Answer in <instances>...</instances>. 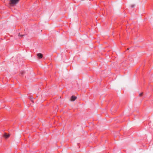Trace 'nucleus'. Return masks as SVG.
<instances>
[{
	"label": "nucleus",
	"mask_w": 153,
	"mask_h": 153,
	"mask_svg": "<svg viewBox=\"0 0 153 153\" xmlns=\"http://www.w3.org/2000/svg\"><path fill=\"white\" fill-rule=\"evenodd\" d=\"M19 0H10V4L13 5L17 4Z\"/></svg>",
	"instance_id": "f257e3e1"
},
{
	"label": "nucleus",
	"mask_w": 153,
	"mask_h": 153,
	"mask_svg": "<svg viewBox=\"0 0 153 153\" xmlns=\"http://www.w3.org/2000/svg\"><path fill=\"white\" fill-rule=\"evenodd\" d=\"M76 97L74 96V95H72L71 98L70 100L71 101H74L76 100Z\"/></svg>",
	"instance_id": "f03ea898"
},
{
	"label": "nucleus",
	"mask_w": 153,
	"mask_h": 153,
	"mask_svg": "<svg viewBox=\"0 0 153 153\" xmlns=\"http://www.w3.org/2000/svg\"><path fill=\"white\" fill-rule=\"evenodd\" d=\"M37 56L39 59L42 58L43 57V55L41 53H38L37 54Z\"/></svg>",
	"instance_id": "7ed1b4c3"
},
{
	"label": "nucleus",
	"mask_w": 153,
	"mask_h": 153,
	"mask_svg": "<svg viewBox=\"0 0 153 153\" xmlns=\"http://www.w3.org/2000/svg\"><path fill=\"white\" fill-rule=\"evenodd\" d=\"M10 134H7L6 133H4L3 135V137L6 138H8Z\"/></svg>",
	"instance_id": "20e7f679"
},
{
	"label": "nucleus",
	"mask_w": 153,
	"mask_h": 153,
	"mask_svg": "<svg viewBox=\"0 0 153 153\" xmlns=\"http://www.w3.org/2000/svg\"><path fill=\"white\" fill-rule=\"evenodd\" d=\"M19 37H21V38H22V37L23 36H25V34H23V35H20V33H19Z\"/></svg>",
	"instance_id": "39448f33"
},
{
	"label": "nucleus",
	"mask_w": 153,
	"mask_h": 153,
	"mask_svg": "<svg viewBox=\"0 0 153 153\" xmlns=\"http://www.w3.org/2000/svg\"><path fill=\"white\" fill-rule=\"evenodd\" d=\"M134 6H135V5H134V4H133V5H131V7H132V8H133V7H134Z\"/></svg>",
	"instance_id": "423d86ee"
},
{
	"label": "nucleus",
	"mask_w": 153,
	"mask_h": 153,
	"mask_svg": "<svg viewBox=\"0 0 153 153\" xmlns=\"http://www.w3.org/2000/svg\"><path fill=\"white\" fill-rule=\"evenodd\" d=\"M142 94H143V93H141L139 94V96H141L142 95Z\"/></svg>",
	"instance_id": "0eeeda50"
}]
</instances>
